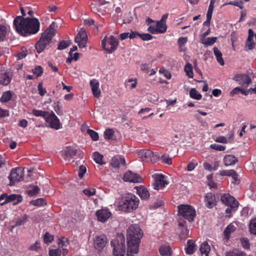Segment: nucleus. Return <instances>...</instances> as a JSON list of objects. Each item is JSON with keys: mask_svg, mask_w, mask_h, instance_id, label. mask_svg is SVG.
Returning a JSON list of instances; mask_svg holds the SVG:
<instances>
[{"mask_svg": "<svg viewBox=\"0 0 256 256\" xmlns=\"http://www.w3.org/2000/svg\"><path fill=\"white\" fill-rule=\"evenodd\" d=\"M125 162V160L120 156H115L111 160V165L114 168H118L121 165H124Z\"/></svg>", "mask_w": 256, "mask_h": 256, "instance_id": "412c9836", "label": "nucleus"}, {"mask_svg": "<svg viewBox=\"0 0 256 256\" xmlns=\"http://www.w3.org/2000/svg\"><path fill=\"white\" fill-rule=\"evenodd\" d=\"M107 238L106 236L102 234L96 236L94 240V246L96 250L98 252H101L106 246L107 244Z\"/></svg>", "mask_w": 256, "mask_h": 256, "instance_id": "4468645a", "label": "nucleus"}, {"mask_svg": "<svg viewBox=\"0 0 256 256\" xmlns=\"http://www.w3.org/2000/svg\"><path fill=\"white\" fill-rule=\"evenodd\" d=\"M178 214L182 216L189 222L193 221L196 216V211L193 207L188 204H180L178 206Z\"/></svg>", "mask_w": 256, "mask_h": 256, "instance_id": "423d86ee", "label": "nucleus"}, {"mask_svg": "<svg viewBox=\"0 0 256 256\" xmlns=\"http://www.w3.org/2000/svg\"><path fill=\"white\" fill-rule=\"evenodd\" d=\"M140 38L143 40H150L152 39L153 36L149 34H140Z\"/></svg>", "mask_w": 256, "mask_h": 256, "instance_id": "0e129e2a", "label": "nucleus"}, {"mask_svg": "<svg viewBox=\"0 0 256 256\" xmlns=\"http://www.w3.org/2000/svg\"><path fill=\"white\" fill-rule=\"evenodd\" d=\"M32 72L36 75V78H38L42 74V68L40 66H36L32 70Z\"/></svg>", "mask_w": 256, "mask_h": 256, "instance_id": "5fc2aeb1", "label": "nucleus"}, {"mask_svg": "<svg viewBox=\"0 0 256 256\" xmlns=\"http://www.w3.org/2000/svg\"><path fill=\"white\" fill-rule=\"evenodd\" d=\"M87 133L90 136L91 138L94 141H96L98 140V134L95 131L88 129L87 130Z\"/></svg>", "mask_w": 256, "mask_h": 256, "instance_id": "09e8293b", "label": "nucleus"}, {"mask_svg": "<svg viewBox=\"0 0 256 256\" xmlns=\"http://www.w3.org/2000/svg\"><path fill=\"white\" fill-rule=\"evenodd\" d=\"M86 172V168L84 166H80L78 170V176L80 178H82Z\"/></svg>", "mask_w": 256, "mask_h": 256, "instance_id": "e2e57ef3", "label": "nucleus"}, {"mask_svg": "<svg viewBox=\"0 0 256 256\" xmlns=\"http://www.w3.org/2000/svg\"><path fill=\"white\" fill-rule=\"evenodd\" d=\"M216 37H209L202 40L201 42L206 46H211L216 42Z\"/></svg>", "mask_w": 256, "mask_h": 256, "instance_id": "e433bc0d", "label": "nucleus"}, {"mask_svg": "<svg viewBox=\"0 0 256 256\" xmlns=\"http://www.w3.org/2000/svg\"><path fill=\"white\" fill-rule=\"evenodd\" d=\"M152 177L154 181L152 186L156 190H162L169 184L167 177L162 174H154Z\"/></svg>", "mask_w": 256, "mask_h": 256, "instance_id": "1a4fd4ad", "label": "nucleus"}, {"mask_svg": "<svg viewBox=\"0 0 256 256\" xmlns=\"http://www.w3.org/2000/svg\"><path fill=\"white\" fill-rule=\"evenodd\" d=\"M22 197L18 195L12 194L8 196L7 199L4 202L0 203L2 205L5 204L6 203L17 200L18 201H21Z\"/></svg>", "mask_w": 256, "mask_h": 256, "instance_id": "473e14b6", "label": "nucleus"}, {"mask_svg": "<svg viewBox=\"0 0 256 256\" xmlns=\"http://www.w3.org/2000/svg\"><path fill=\"white\" fill-rule=\"evenodd\" d=\"M38 88L39 92V94L41 96H43L46 94V89L43 88L42 83L38 84Z\"/></svg>", "mask_w": 256, "mask_h": 256, "instance_id": "774afa93", "label": "nucleus"}, {"mask_svg": "<svg viewBox=\"0 0 256 256\" xmlns=\"http://www.w3.org/2000/svg\"><path fill=\"white\" fill-rule=\"evenodd\" d=\"M54 240V236L48 232H46L44 236V240L45 243L52 242Z\"/></svg>", "mask_w": 256, "mask_h": 256, "instance_id": "bf43d9fd", "label": "nucleus"}, {"mask_svg": "<svg viewBox=\"0 0 256 256\" xmlns=\"http://www.w3.org/2000/svg\"><path fill=\"white\" fill-rule=\"evenodd\" d=\"M62 251L59 248L51 250L49 252L50 256H60Z\"/></svg>", "mask_w": 256, "mask_h": 256, "instance_id": "052dcab7", "label": "nucleus"}, {"mask_svg": "<svg viewBox=\"0 0 256 256\" xmlns=\"http://www.w3.org/2000/svg\"><path fill=\"white\" fill-rule=\"evenodd\" d=\"M76 150L70 147H66L64 150V158L66 160H69L70 158H72L76 154Z\"/></svg>", "mask_w": 256, "mask_h": 256, "instance_id": "393cba45", "label": "nucleus"}, {"mask_svg": "<svg viewBox=\"0 0 256 256\" xmlns=\"http://www.w3.org/2000/svg\"><path fill=\"white\" fill-rule=\"evenodd\" d=\"M241 244L243 248L244 249H248L250 248V244L248 240L246 238H242L240 239Z\"/></svg>", "mask_w": 256, "mask_h": 256, "instance_id": "680f3d73", "label": "nucleus"}, {"mask_svg": "<svg viewBox=\"0 0 256 256\" xmlns=\"http://www.w3.org/2000/svg\"><path fill=\"white\" fill-rule=\"evenodd\" d=\"M88 40V36L84 29L82 28L75 37L74 42L78 44L80 48H85Z\"/></svg>", "mask_w": 256, "mask_h": 256, "instance_id": "f8f14e48", "label": "nucleus"}, {"mask_svg": "<svg viewBox=\"0 0 256 256\" xmlns=\"http://www.w3.org/2000/svg\"><path fill=\"white\" fill-rule=\"evenodd\" d=\"M98 220L100 222H106L112 216L111 212L106 208H102L96 212Z\"/></svg>", "mask_w": 256, "mask_h": 256, "instance_id": "f3484780", "label": "nucleus"}, {"mask_svg": "<svg viewBox=\"0 0 256 256\" xmlns=\"http://www.w3.org/2000/svg\"><path fill=\"white\" fill-rule=\"evenodd\" d=\"M158 160H160L162 162H164L167 164H172V158L167 154H164L161 156H159Z\"/></svg>", "mask_w": 256, "mask_h": 256, "instance_id": "a18cd8bd", "label": "nucleus"}, {"mask_svg": "<svg viewBox=\"0 0 256 256\" xmlns=\"http://www.w3.org/2000/svg\"><path fill=\"white\" fill-rule=\"evenodd\" d=\"M124 180L125 182L138 183L142 181V178L138 174L134 173L131 171H128L124 174Z\"/></svg>", "mask_w": 256, "mask_h": 256, "instance_id": "dca6fc26", "label": "nucleus"}, {"mask_svg": "<svg viewBox=\"0 0 256 256\" xmlns=\"http://www.w3.org/2000/svg\"><path fill=\"white\" fill-rule=\"evenodd\" d=\"M16 32L22 36L35 34L40 30V22L36 18H26L18 16L14 20Z\"/></svg>", "mask_w": 256, "mask_h": 256, "instance_id": "f257e3e1", "label": "nucleus"}, {"mask_svg": "<svg viewBox=\"0 0 256 256\" xmlns=\"http://www.w3.org/2000/svg\"><path fill=\"white\" fill-rule=\"evenodd\" d=\"M250 230L251 233L256 235V218L253 219L250 221Z\"/></svg>", "mask_w": 256, "mask_h": 256, "instance_id": "de8ad7c7", "label": "nucleus"}, {"mask_svg": "<svg viewBox=\"0 0 256 256\" xmlns=\"http://www.w3.org/2000/svg\"><path fill=\"white\" fill-rule=\"evenodd\" d=\"M70 240L64 237H62L58 238V244L60 247L66 246L70 244Z\"/></svg>", "mask_w": 256, "mask_h": 256, "instance_id": "4c0bfd02", "label": "nucleus"}, {"mask_svg": "<svg viewBox=\"0 0 256 256\" xmlns=\"http://www.w3.org/2000/svg\"><path fill=\"white\" fill-rule=\"evenodd\" d=\"M220 174L222 176H231L235 180L238 178V174L233 170H221Z\"/></svg>", "mask_w": 256, "mask_h": 256, "instance_id": "cd10ccee", "label": "nucleus"}, {"mask_svg": "<svg viewBox=\"0 0 256 256\" xmlns=\"http://www.w3.org/2000/svg\"><path fill=\"white\" fill-rule=\"evenodd\" d=\"M48 112L34 109L32 110V113L36 116H42L44 119Z\"/></svg>", "mask_w": 256, "mask_h": 256, "instance_id": "a19ab883", "label": "nucleus"}, {"mask_svg": "<svg viewBox=\"0 0 256 256\" xmlns=\"http://www.w3.org/2000/svg\"><path fill=\"white\" fill-rule=\"evenodd\" d=\"M185 224L184 221L180 222L178 223V228L180 230V237L181 239L185 238L188 234V230Z\"/></svg>", "mask_w": 256, "mask_h": 256, "instance_id": "4be33fe9", "label": "nucleus"}, {"mask_svg": "<svg viewBox=\"0 0 256 256\" xmlns=\"http://www.w3.org/2000/svg\"><path fill=\"white\" fill-rule=\"evenodd\" d=\"M216 142L226 144L228 142V139L224 136H219L216 137L214 140Z\"/></svg>", "mask_w": 256, "mask_h": 256, "instance_id": "338daca9", "label": "nucleus"}, {"mask_svg": "<svg viewBox=\"0 0 256 256\" xmlns=\"http://www.w3.org/2000/svg\"><path fill=\"white\" fill-rule=\"evenodd\" d=\"M139 199L132 194H124L122 198V206L128 212H132L136 210L139 204Z\"/></svg>", "mask_w": 256, "mask_h": 256, "instance_id": "20e7f679", "label": "nucleus"}, {"mask_svg": "<svg viewBox=\"0 0 256 256\" xmlns=\"http://www.w3.org/2000/svg\"><path fill=\"white\" fill-rule=\"evenodd\" d=\"M143 232L137 224H132L127 230L128 256H136L138 252L140 240Z\"/></svg>", "mask_w": 256, "mask_h": 256, "instance_id": "f03ea898", "label": "nucleus"}, {"mask_svg": "<svg viewBox=\"0 0 256 256\" xmlns=\"http://www.w3.org/2000/svg\"><path fill=\"white\" fill-rule=\"evenodd\" d=\"M24 176V170L22 168H13L8 176L10 181V185L13 186L16 182L23 180Z\"/></svg>", "mask_w": 256, "mask_h": 256, "instance_id": "9b49d317", "label": "nucleus"}, {"mask_svg": "<svg viewBox=\"0 0 256 256\" xmlns=\"http://www.w3.org/2000/svg\"><path fill=\"white\" fill-rule=\"evenodd\" d=\"M221 200L226 205L233 208H238L239 204L238 201L234 197L228 194L222 195L221 197Z\"/></svg>", "mask_w": 256, "mask_h": 256, "instance_id": "2eb2a0df", "label": "nucleus"}, {"mask_svg": "<svg viewBox=\"0 0 256 256\" xmlns=\"http://www.w3.org/2000/svg\"><path fill=\"white\" fill-rule=\"evenodd\" d=\"M44 120L47 126L50 128L58 130L62 128L59 119L53 112H48Z\"/></svg>", "mask_w": 256, "mask_h": 256, "instance_id": "9d476101", "label": "nucleus"}, {"mask_svg": "<svg viewBox=\"0 0 256 256\" xmlns=\"http://www.w3.org/2000/svg\"><path fill=\"white\" fill-rule=\"evenodd\" d=\"M139 158L148 163H154L159 159V156L150 150H141L138 152Z\"/></svg>", "mask_w": 256, "mask_h": 256, "instance_id": "6e6552de", "label": "nucleus"}, {"mask_svg": "<svg viewBox=\"0 0 256 256\" xmlns=\"http://www.w3.org/2000/svg\"><path fill=\"white\" fill-rule=\"evenodd\" d=\"M6 28L4 26H0V40H3L6 36Z\"/></svg>", "mask_w": 256, "mask_h": 256, "instance_id": "13d9d810", "label": "nucleus"}, {"mask_svg": "<svg viewBox=\"0 0 256 256\" xmlns=\"http://www.w3.org/2000/svg\"><path fill=\"white\" fill-rule=\"evenodd\" d=\"M185 249L186 254H192L196 250V245L194 242L191 240H188L187 242V246Z\"/></svg>", "mask_w": 256, "mask_h": 256, "instance_id": "5701e85b", "label": "nucleus"}, {"mask_svg": "<svg viewBox=\"0 0 256 256\" xmlns=\"http://www.w3.org/2000/svg\"><path fill=\"white\" fill-rule=\"evenodd\" d=\"M90 86L94 96L96 98H98L100 94V84L98 80L93 79L90 81Z\"/></svg>", "mask_w": 256, "mask_h": 256, "instance_id": "a211bd4d", "label": "nucleus"}, {"mask_svg": "<svg viewBox=\"0 0 256 256\" xmlns=\"http://www.w3.org/2000/svg\"><path fill=\"white\" fill-rule=\"evenodd\" d=\"M114 256H124L126 254L125 240L123 236L111 241Z\"/></svg>", "mask_w": 256, "mask_h": 256, "instance_id": "39448f33", "label": "nucleus"}, {"mask_svg": "<svg viewBox=\"0 0 256 256\" xmlns=\"http://www.w3.org/2000/svg\"><path fill=\"white\" fill-rule=\"evenodd\" d=\"M70 42L68 40H63L60 42L58 46V50H62L70 46Z\"/></svg>", "mask_w": 256, "mask_h": 256, "instance_id": "49530a36", "label": "nucleus"}, {"mask_svg": "<svg viewBox=\"0 0 256 256\" xmlns=\"http://www.w3.org/2000/svg\"><path fill=\"white\" fill-rule=\"evenodd\" d=\"M204 202L208 208H212L214 207L216 204L214 195L212 193H208L205 196Z\"/></svg>", "mask_w": 256, "mask_h": 256, "instance_id": "aec40b11", "label": "nucleus"}, {"mask_svg": "<svg viewBox=\"0 0 256 256\" xmlns=\"http://www.w3.org/2000/svg\"><path fill=\"white\" fill-rule=\"evenodd\" d=\"M159 252L162 256H170L172 254L171 248L168 245H162L159 248Z\"/></svg>", "mask_w": 256, "mask_h": 256, "instance_id": "bb28decb", "label": "nucleus"}, {"mask_svg": "<svg viewBox=\"0 0 256 256\" xmlns=\"http://www.w3.org/2000/svg\"><path fill=\"white\" fill-rule=\"evenodd\" d=\"M118 44V39L113 36H110L109 38L105 37L102 42V48L109 54H111L116 50Z\"/></svg>", "mask_w": 256, "mask_h": 256, "instance_id": "0eeeda50", "label": "nucleus"}, {"mask_svg": "<svg viewBox=\"0 0 256 256\" xmlns=\"http://www.w3.org/2000/svg\"><path fill=\"white\" fill-rule=\"evenodd\" d=\"M210 148L218 151H224L226 149V146L216 144H212Z\"/></svg>", "mask_w": 256, "mask_h": 256, "instance_id": "6e6d98bb", "label": "nucleus"}, {"mask_svg": "<svg viewBox=\"0 0 256 256\" xmlns=\"http://www.w3.org/2000/svg\"><path fill=\"white\" fill-rule=\"evenodd\" d=\"M236 158L232 155H226L224 158V162L226 166L234 165L237 162Z\"/></svg>", "mask_w": 256, "mask_h": 256, "instance_id": "b1692460", "label": "nucleus"}, {"mask_svg": "<svg viewBox=\"0 0 256 256\" xmlns=\"http://www.w3.org/2000/svg\"><path fill=\"white\" fill-rule=\"evenodd\" d=\"M210 250V247L207 242H204L201 244L200 251L202 254L208 256Z\"/></svg>", "mask_w": 256, "mask_h": 256, "instance_id": "c756f323", "label": "nucleus"}, {"mask_svg": "<svg viewBox=\"0 0 256 256\" xmlns=\"http://www.w3.org/2000/svg\"><path fill=\"white\" fill-rule=\"evenodd\" d=\"M184 70L188 78H192L193 77V72L191 64H187L184 67Z\"/></svg>", "mask_w": 256, "mask_h": 256, "instance_id": "79ce46f5", "label": "nucleus"}, {"mask_svg": "<svg viewBox=\"0 0 256 256\" xmlns=\"http://www.w3.org/2000/svg\"><path fill=\"white\" fill-rule=\"evenodd\" d=\"M197 166L198 162L196 160H192L188 164L186 170L188 172H192Z\"/></svg>", "mask_w": 256, "mask_h": 256, "instance_id": "864d4df0", "label": "nucleus"}, {"mask_svg": "<svg viewBox=\"0 0 256 256\" xmlns=\"http://www.w3.org/2000/svg\"><path fill=\"white\" fill-rule=\"evenodd\" d=\"M12 78V74L10 72L0 73V84L4 86L8 85Z\"/></svg>", "mask_w": 256, "mask_h": 256, "instance_id": "6ab92c4d", "label": "nucleus"}, {"mask_svg": "<svg viewBox=\"0 0 256 256\" xmlns=\"http://www.w3.org/2000/svg\"><path fill=\"white\" fill-rule=\"evenodd\" d=\"M40 248V244L39 242L36 241L34 244H32L30 247V250L37 251Z\"/></svg>", "mask_w": 256, "mask_h": 256, "instance_id": "69168bd1", "label": "nucleus"}, {"mask_svg": "<svg viewBox=\"0 0 256 256\" xmlns=\"http://www.w3.org/2000/svg\"><path fill=\"white\" fill-rule=\"evenodd\" d=\"M114 134V131L112 129H107L104 132V137L106 139H111Z\"/></svg>", "mask_w": 256, "mask_h": 256, "instance_id": "4d7b16f0", "label": "nucleus"}, {"mask_svg": "<svg viewBox=\"0 0 256 256\" xmlns=\"http://www.w3.org/2000/svg\"><path fill=\"white\" fill-rule=\"evenodd\" d=\"M54 22H52L49 28L44 32L39 40L36 43L35 47L38 53L42 52L49 45L52 38L55 34Z\"/></svg>", "mask_w": 256, "mask_h": 256, "instance_id": "7ed1b4c3", "label": "nucleus"}, {"mask_svg": "<svg viewBox=\"0 0 256 256\" xmlns=\"http://www.w3.org/2000/svg\"><path fill=\"white\" fill-rule=\"evenodd\" d=\"M90 8L92 11L95 14H104V12L100 8V6L99 4H96L94 3H92L90 4Z\"/></svg>", "mask_w": 256, "mask_h": 256, "instance_id": "7c9ffc66", "label": "nucleus"}, {"mask_svg": "<svg viewBox=\"0 0 256 256\" xmlns=\"http://www.w3.org/2000/svg\"><path fill=\"white\" fill-rule=\"evenodd\" d=\"M233 80L244 88H247L252 83L251 78L246 74H237L234 77Z\"/></svg>", "mask_w": 256, "mask_h": 256, "instance_id": "ddd939ff", "label": "nucleus"}, {"mask_svg": "<svg viewBox=\"0 0 256 256\" xmlns=\"http://www.w3.org/2000/svg\"><path fill=\"white\" fill-rule=\"evenodd\" d=\"M156 27L158 34H163L165 32L167 29L166 23H164L160 21L156 22Z\"/></svg>", "mask_w": 256, "mask_h": 256, "instance_id": "c85d7f7f", "label": "nucleus"}, {"mask_svg": "<svg viewBox=\"0 0 256 256\" xmlns=\"http://www.w3.org/2000/svg\"><path fill=\"white\" fill-rule=\"evenodd\" d=\"M255 46L254 42H253L252 39L248 38L246 44V50H250L254 48Z\"/></svg>", "mask_w": 256, "mask_h": 256, "instance_id": "603ef678", "label": "nucleus"}, {"mask_svg": "<svg viewBox=\"0 0 256 256\" xmlns=\"http://www.w3.org/2000/svg\"><path fill=\"white\" fill-rule=\"evenodd\" d=\"M30 204L36 206H42L46 204V202L44 198H40L36 200H32Z\"/></svg>", "mask_w": 256, "mask_h": 256, "instance_id": "37998d69", "label": "nucleus"}, {"mask_svg": "<svg viewBox=\"0 0 256 256\" xmlns=\"http://www.w3.org/2000/svg\"><path fill=\"white\" fill-rule=\"evenodd\" d=\"M27 216L24 215L22 218H20L16 222L14 225L12 226V228H14L16 226H20L24 224L26 222Z\"/></svg>", "mask_w": 256, "mask_h": 256, "instance_id": "c03bdc74", "label": "nucleus"}, {"mask_svg": "<svg viewBox=\"0 0 256 256\" xmlns=\"http://www.w3.org/2000/svg\"><path fill=\"white\" fill-rule=\"evenodd\" d=\"M236 228V226L232 224H231L228 226L224 232V234L225 238L228 239L229 238L230 234L232 232H234Z\"/></svg>", "mask_w": 256, "mask_h": 256, "instance_id": "72a5a7b5", "label": "nucleus"}, {"mask_svg": "<svg viewBox=\"0 0 256 256\" xmlns=\"http://www.w3.org/2000/svg\"><path fill=\"white\" fill-rule=\"evenodd\" d=\"M137 193L142 199L147 200L150 197L148 190L144 187H140L137 189Z\"/></svg>", "mask_w": 256, "mask_h": 256, "instance_id": "a878e982", "label": "nucleus"}, {"mask_svg": "<svg viewBox=\"0 0 256 256\" xmlns=\"http://www.w3.org/2000/svg\"><path fill=\"white\" fill-rule=\"evenodd\" d=\"M190 98L195 100H199L202 98L201 94L194 88L190 90Z\"/></svg>", "mask_w": 256, "mask_h": 256, "instance_id": "c9c22d12", "label": "nucleus"}, {"mask_svg": "<svg viewBox=\"0 0 256 256\" xmlns=\"http://www.w3.org/2000/svg\"><path fill=\"white\" fill-rule=\"evenodd\" d=\"M102 159L103 156L100 154L98 152H95L94 153V160L97 164H104Z\"/></svg>", "mask_w": 256, "mask_h": 256, "instance_id": "58836bf2", "label": "nucleus"}, {"mask_svg": "<svg viewBox=\"0 0 256 256\" xmlns=\"http://www.w3.org/2000/svg\"><path fill=\"white\" fill-rule=\"evenodd\" d=\"M246 254L238 250H234L232 251H230L228 252H227L226 256H246Z\"/></svg>", "mask_w": 256, "mask_h": 256, "instance_id": "f704fd0d", "label": "nucleus"}, {"mask_svg": "<svg viewBox=\"0 0 256 256\" xmlns=\"http://www.w3.org/2000/svg\"><path fill=\"white\" fill-rule=\"evenodd\" d=\"M40 190V189L38 186H31L28 190V192L29 194L33 196L37 194L39 192Z\"/></svg>", "mask_w": 256, "mask_h": 256, "instance_id": "3c124183", "label": "nucleus"}, {"mask_svg": "<svg viewBox=\"0 0 256 256\" xmlns=\"http://www.w3.org/2000/svg\"><path fill=\"white\" fill-rule=\"evenodd\" d=\"M84 193L88 196H90L96 194V190L94 188H87L83 190Z\"/></svg>", "mask_w": 256, "mask_h": 256, "instance_id": "8fccbe9b", "label": "nucleus"}, {"mask_svg": "<svg viewBox=\"0 0 256 256\" xmlns=\"http://www.w3.org/2000/svg\"><path fill=\"white\" fill-rule=\"evenodd\" d=\"M12 96V94L10 91H6L3 93L1 98L0 100L2 102H7L9 101Z\"/></svg>", "mask_w": 256, "mask_h": 256, "instance_id": "ea45409f", "label": "nucleus"}, {"mask_svg": "<svg viewBox=\"0 0 256 256\" xmlns=\"http://www.w3.org/2000/svg\"><path fill=\"white\" fill-rule=\"evenodd\" d=\"M214 56L216 58V60L219 64L223 66L224 64V60L222 58V53L219 50L218 48L215 47L214 48Z\"/></svg>", "mask_w": 256, "mask_h": 256, "instance_id": "2f4dec72", "label": "nucleus"}]
</instances>
